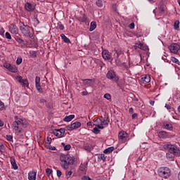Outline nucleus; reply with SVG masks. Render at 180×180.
<instances>
[{"instance_id":"13d9d810","label":"nucleus","mask_w":180,"mask_h":180,"mask_svg":"<svg viewBox=\"0 0 180 180\" xmlns=\"http://www.w3.org/2000/svg\"><path fill=\"white\" fill-rule=\"evenodd\" d=\"M96 127H98V129H105V127H103V125L101 124H97L96 125Z\"/></svg>"},{"instance_id":"e433bc0d","label":"nucleus","mask_w":180,"mask_h":180,"mask_svg":"<svg viewBox=\"0 0 180 180\" xmlns=\"http://www.w3.org/2000/svg\"><path fill=\"white\" fill-rule=\"evenodd\" d=\"M30 54L31 56V57L32 58H36V57H37V52L34 51H32L30 52Z\"/></svg>"},{"instance_id":"774afa93","label":"nucleus","mask_w":180,"mask_h":180,"mask_svg":"<svg viewBox=\"0 0 180 180\" xmlns=\"http://www.w3.org/2000/svg\"><path fill=\"white\" fill-rule=\"evenodd\" d=\"M135 36H136V37H141V34H139V33H136V34H135Z\"/></svg>"},{"instance_id":"052dcab7","label":"nucleus","mask_w":180,"mask_h":180,"mask_svg":"<svg viewBox=\"0 0 180 180\" xmlns=\"http://www.w3.org/2000/svg\"><path fill=\"white\" fill-rule=\"evenodd\" d=\"M165 108L167 110H171V105H169V104H165Z\"/></svg>"},{"instance_id":"6e6552de","label":"nucleus","mask_w":180,"mask_h":180,"mask_svg":"<svg viewBox=\"0 0 180 180\" xmlns=\"http://www.w3.org/2000/svg\"><path fill=\"white\" fill-rule=\"evenodd\" d=\"M52 134H54V136L59 138L64 137V134H65V129L64 128L53 129Z\"/></svg>"},{"instance_id":"a18cd8bd","label":"nucleus","mask_w":180,"mask_h":180,"mask_svg":"<svg viewBox=\"0 0 180 180\" xmlns=\"http://www.w3.org/2000/svg\"><path fill=\"white\" fill-rule=\"evenodd\" d=\"M58 29H59V30H64V25L61 24V22H58Z\"/></svg>"},{"instance_id":"b1692460","label":"nucleus","mask_w":180,"mask_h":180,"mask_svg":"<svg viewBox=\"0 0 180 180\" xmlns=\"http://www.w3.org/2000/svg\"><path fill=\"white\" fill-rule=\"evenodd\" d=\"M141 81L143 82H146V84H148L151 81V77H150V75H145L142 76Z\"/></svg>"},{"instance_id":"4d7b16f0","label":"nucleus","mask_w":180,"mask_h":180,"mask_svg":"<svg viewBox=\"0 0 180 180\" xmlns=\"http://www.w3.org/2000/svg\"><path fill=\"white\" fill-rule=\"evenodd\" d=\"M52 139L51 138H47L46 144H51Z\"/></svg>"},{"instance_id":"7c9ffc66","label":"nucleus","mask_w":180,"mask_h":180,"mask_svg":"<svg viewBox=\"0 0 180 180\" xmlns=\"http://www.w3.org/2000/svg\"><path fill=\"white\" fill-rule=\"evenodd\" d=\"M15 39L18 41V43H19V44H22L23 46H25V44H26L25 43V41L23 39H22L20 37L17 36L15 37Z\"/></svg>"},{"instance_id":"f704fd0d","label":"nucleus","mask_w":180,"mask_h":180,"mask_svg":"<svg viewBox=\"0 0 180 180\" xmlns=\"http://www.w3.org/2000/svg\"><path fill=\"white\" fill-rule=\"evenodd\" d=\"M174 28L175 30H179V20H176L174 22Z\"/></svg>"},{"instance_id":"0e129e2a","label":"nucleus","mask_w":180,"mask_h":180,"mask_svg":"<svg viewBox=\"0 0 180 180\" xmlns=\"http://www.w3.org/2000/svg\"><path fill=\"white\" fill-rule=\"evenodd\" d=\"M46 102H47V101H46V99H44V98H41V99L40 100V103H46Z\"/></svg>"},{"instance_id":"4be33fe9","label":"nucleus","mask_w":180,"mask_h":180,"mask_svg":"<svg viewBox=\"0 0 180 180\" xmlns=\"http://www.w3.org/2000/svg\"><path fill=\"white\" fill-rule=\"evenodd\" d=\"M163 126L166 130H169L170 131H172L174 130V127L172 126V124L168 123V122H163Z\"/></svg>"},{"instance_id":"c85d7f7f","label":"nucleus","mask_w":180,"mask_h":180,"mask_svg":"<svg viewBox=\"0 0 180 180\" xmlns=\"http://www.w3.org/2000/svg\"><path fill=\"white\" fill-rule=\"evenodd\" d=\"M74 117H75V115H70L66 116L63 119V120H64V122H71V120H72V119H74Z\"/></svg>"},{"instance_id":"3c124183","label":"nucleus","mask_w":180,"mask_h":180,"mask_svg":"<svg viewBox=\"0 0 180 180\" xmlns=\"http://www.w3.org/2000/svg\"><path fill=\"white\" fill-rule=\"evenodd\" d=\"M116 53H117V56H120V54H123V51H122V49H118L116 51Z\"/></svg>"},{"instance_id":"ea45409f","label":"nucleus","mask_w":180,"mask_h":180,"mask_svg":"<svg viewBox=\"0 0 180 180\" xmlns=\"http://www.w3.org/2000/svg\"><path fill=\"white\" fill-rule=\"evenodd\" d=\"M93 133H94V134H99L101 133V130H99V128L96 127L93 129Z\"/></svg>"},{"instance_id":"dca6fc26","label":"nucleus","mask_w":180,"mask_h":180,"mask_svg":"<svg viewBox=\"0 0 180 180\" xmlns=\"http://www.w3.org/2000/svg\"><path fill=\"white\" fill-rule=\"evenodd\" d=\"M9 30L13 34H18L19 33V29L15 24L10 25Z\"/></svg>"},{"instance_id":"864d4df0","label":"nucleus","mask_w":180,"mask_h":180,"mask_svg":"<svg viewBox=\"0 0 180 180\" xmlns=\"http://www.w3.org/2000/svg\"><path fill=\"white\" fill-rule=\"evenodd\" d=\"M65 175L66 176H68V178H70L71 175H72V171L66 172Z\"/></svg>"},{"instance_id":"aec40b11","label":"nucleus","mask_w":180,"mask_h":180,"mask_svg":"<svg viewBox=\"0 0 180 180\" xmlns=\"http://www.w3.org/2000/svg\"><path fill=\"white\" fill-rule=\"evenodd\" d=\"M156 9H158L160 16L161 15H164L165 13V6H164V4L159 5Z\"/></svg>"},{"instance_id":"5fc2aeb1","label":"nucleus","mask_w":180,"mask_h":180,"mask_svg":"<svg viewBox=\"0 0 180 180\" xmlns=\"http://www.w3.org/2000/svg\"><path fill=\"white\" fill-rule=\"evenodd\" d=\"M82 179L83 180H92V179H91L89 176H84L83 177H82Z\"/></svg>"},{"instance_id":"f8f14e48","label":"nucleus","mask_w":180,"mask_h":180,"mask_svg":"<svg viewBox=\"0 0 180 180\" xmlns=\"http://www.w3.org/2000/svg\"><path fill=\"white\" fill-rule=\"evenodd\" d=\"M84 86H93L95 84V79H82Z\"/></svg>"},{"instance_id":"20e7f679","label":"nucleus","mask_w":180,"mask_h":180,"mask_svg":"<svg viewBox=\"0 0 180 180\" xmlns=\"http://www.w3.org/2000/svg\"><path fill=\"white\" fill-rule=\"evenodd\" d=\"M60 160L61 162H68L70 165H72V164H74L75 162L74 160L72 159V158H71V156H70L69 154L61 155Z\"/></svg>"},{"instance_id":"412c9836","label":"nucleus","mask_w":180,"mask_h":180,"mask_svg":"<svg viewBox=\"0 0 180 180\" xmlns=\"http://www.w3.org/2000/svg\"><path fill=\"white\" fill-rule=\"evenodd\" d=\"M36 175L37 173L34 171H31L28 173V179L29 180H36Z\"/></svg>"},{"instance_id":"393cba45","label":"nucleus","mask_w":180,"mask_h":180,"mask_svg":"<svg viewBox=\"0 0 180 180\" xmlns=\"http://www.w3.org/2000/svg\"><path fill=\"white\" fill-rule=\"evenodd\" d=\"M175 154L174 153L172 152H169L166 154V157L167 160H170V161H174V158H175Z\"/></svg>"},{"instance_id":"6e6d98bb","label":"nucleus","mask_w":180,"mask_h":180,"mask_svg":"<svg viewBox=\"0 0 180 180\" xmlns=\"http://www.w3.org/2000/svg\"><path fill=\"white\" fill-rule=\"evenodd\" d=\"M61 175H63V173L61 172V171L57 170V176L58 178H60V176H61Z\"/></svg>"},{"instance_id":"e2e57ef3","label":"nucleus","mask_w":180,"mask_h":180,"mask_svg":"<svg viewBox=\"0 0 180 180\" xmlns=\"http://www.w3.org/2000/svg\"><path fill=\"white\" fill-rule=\"evenodd\" d=\"M94 63H96V64H101V60H98V59H95L94 60Z\"/></svg>"},{"instance_id":"79ce46f5","label":"nucleus","mask_w":180,"mask_h":180,"mask_svg":"<svg viewBox=\"0 0 180 180\" xmlns=\"http://www.w3.org/2000/svg\"><path fill=\"white\" fill-rule=\"evenodd\" d=\"M22 61H23V60L22 59V57H18L16 60L17 65H20V64H22Z\"/></svg>"},{"instance_id":"f03ea898","label":"nucleus","mask_w":180,"mask_h":180,"mask_svg":"<svg viewBox=\"0 0 180 180\" xmlns=\"http://www.w3.org/2000/svg\"><path fill=\"white\" fill-rule=\"evenodd\" d=\"M158 174L160 178L168 179V178L171 176V169H169L167 167H162L158 169Z\"/></svg>"},{"instance_id":"4468645a","label":"nucleus","mask_w":180,"mask_h":180,"mask_svg":"<svg viewBox=\"0 0 180 180\" xmlns=\"http://www.w3.org/2000/svg\"><path fill=\"white\" fill-rule=\"evenodd\" d=\"M134 47L135 50H137V49H140L141 50H143L144 51L148 50V46L143 44L140 41L136 43Z\"/></svg>"},{"instance_id":"8fccbe9b","label":"nucleus","mask_w":180,"mask_h":180,"mask_svg":"<svg viewBox=\"0 0 180 180\" xmlns=\"http://www.w3.org/2000/svg\"><path fill=\"white\" fill-rule=\"evenodd\" d=\"M6 139L8 141H12V140H13V136L12 135H6Z\"/></svg>"},{"instance_id":"c03bdc74","label":"nucleus","mask_w":180,"mask_h":180,"mask_svg":"<svg viewBox=\"0 0 180 180\" xmlns=\"http://www.w3.org/2000/svg\"><path fill=\"white\" fill-rule=\"evenodd\" d=\"M52 172H53V170H52L51 169H50V168H47V169H46V174H47L49 176H50V175H51Z\"/></svg>"},{"instance_id":"5701e85b","label":"nucleus","mask_w":180,"mask_h":180,"mask_svg":"<svg viewBox=\"0 0 180 180\" xmlns=\"http://www.w3.org/2000/svg\"><path fill=\"white\" fill-rule=\"evenodd\" d=\"M10 161L13 169H18V168H19V167H18V164H16V160H15V158L11 157Z\"/></svg>"},{"instance_id":"4c0bfd02","label":"nucleus","mask_w":180,"mask_h":180,"mask_svg":"<svg viewBox=\"0 0 180 180\" xmlns=\"http://www.w3.org/2000/svg\"><path fill=\"white\" fill-rule=\"evenodd\" d=\"M86 165H88V163L86 164H81L80 167H79V169L81 171H85L86 168Z\"/></svg>"},{"instance_id":"0eeeda50","label":"nucleus","mask_w":180,"mask_h":180,"mask_svg":"<svg viewBox=\"0 0 180 180\" xmlns=\"http://www.w3.org/2000/svg\"><path fill=\"white\" fill-rule=\"evenodd\" d=\"M108 79H113L115 82H119V77L116 76V73L113 70H109L106 75Z\"/></svg>"},{"instance_id":"603ef678","label":"nucleus","mask_w":180,"mask_h":180,"mask_svg":"<svg viewBox=\"0 0 180 180\" xmlns=\"http://www.w3.org/2000/svg\"><path fill=\"white\" fill-rule=\"evenodd\" d=\"M6 38L8 39V40H11L12 39V36H11V34L9 32H6Z\"/></svg>"},{"instance_id":"69168bd1","label":"nucleus","mask_w":180,"mask_h":180,"mask_svg":"<svg viewBox=\"0 0 180 180\" xmlns=\"http://www.w3.org/2000/svg\"><path fill=\"white\" fill-rule=\"evenodd\" d=\"M137 116H138L137 113H134L132 115V119H136V117H137Z\"/></svg>"},{"instance_id":"ddd939ff","label":"nucleus","mask_w":180,"mask_h":180,"mask_svg":"<svg viewBox=\"0 0 180 180\" xmlns=\"http://www.w3.org/2000/svg\"><path fill=\"white\" fill-rule=\"evenodd\" d=\"M35 86L39 94H43V88L40 85V77L37 76L35 78Z\"/></svg>"},{"instance_id":"a19ab883","label":"nucleus","mask_w":180,"mask_h":180,"mask_svg":"<svg viewBox=\"0 0 180 180\" xmlns=\"http://www.w3.org/2000/svg\"><path fill=\"white\" fill-rule=\"evenodd\" d=\"M64 163L62 164V167L64 168V169H68V165H70V163L68 162H63Z\"/></svg>"},{"instance_id":"6ab92c4d","label":"nucleus","mask_w":180,"mask_h":180,"mask_svg":"<svg viewBox=\"0 0 180 180\" xmlns=\"http://www.w3.org/2000/svg\"><path fill=\"white\" fill-rule=\"evenodd\" d=\"M25 9H26L27 12H33V11L36 9V7L34 6V4L27 2L25 5Z\"/></svg>"},{"instance_id":"39448f33","label":"nucleus","mask_w":180,"mask_h":180,"mask_svg":"<svg viewBox=\"0 0 180 180\" xmlns=\"http://www.w3.org/2000/svg\"><path fill=\"white\" fill-rule=\"evenodd\" d=\"M163 148H165V150H167L169 153H174L176 154H178V153H180L179 149H178V148L174 145L165 144L164 145Z\"/></svg>"},{"instance_id":"f3484780","label":"nucleus","mask_w":180,"mask_h":180,"mask_svg":"<svg viewBox=\"0 0 180 180\" xmlns=\"http://www.w3.org/2000/svg\"><path fill=\"white\" fill-rule=\"evenodd\" d=\"M102 57L105 60H112V54L108 50H103V51Z\"/></svg>"},{"instance_id":"423d86ee","label":"nucleus","mask_w":180,"mask_h":180,"mask_svg":"<svg viewBox=\"0 0 180 180\" xmlns=\"http://www.w3.org/2000/svg\"><path fill=\"white\" fill-rule=\"evenodd\" d=\"M127 137H128L127 132L124 131H121L118 134V140L120 143H126V141H127Z\"/></svg>"},{"instance_id":"de8ad7c7","label":"nucleus","mask_w":180,"mask_h":180,"mask_svg":"<svg viewBox=\"0 0 180 180\" xmlns=\"http://www.w3.org/2000/svg\"><path fill=\"white\" fill-rule=\"evenodd\" d=\"M5 109V104L4 102L0 101V112Z\"/></svg>"},{"instance_id":"bb28decb","label":"nucleus","mask_w":180,"mask_h":180,"mask_svg":"<svg viewBox=\"0 0 180 180\" xmlns=\"http://www.w3.org/2000/svg\"><path fill=\"white\" fill-rule=\"evenodd\" d=\"M60 37L65 43H68V44L71 43V41L70 40V39L68 37H67V36H65V34H61Z\"/></svg>"},{"instance_id":"9b49d317","label":"nucleus","mask_w":180,"mask_h":180,"mask_svg":"<svg viewBox=\"0 0 180 180\" xmlns=\"http://www.w3.org/2000/svg\"><path fill=\"white\" fill-rule=\"evenodd\" d=\"M169 49L170 50L171 53H174V54H176L178 51L180 50V46L178 44H172L169 46Z\"/></svg>"},{"instance_id":"1a4fd4ad","label":"nucleus","mask_w":180,"mask_h":180,"mask_svg":"<svg viewBox=\"0 0 180 180\" xmlns=\"http://www.w3.org/2000/svg\"><path fill=\"white\" fill-rule=\"evenodd\" d=\"M79 127H81V122H75L71 124L66 126V129L69 131H72V130H75L77 129H79Z\"/></svg>"},{"instance_id":"49530a36","label":"nucleus","mask_w":180,"mask_h":180,"mask_svg":"<svg viewBox=\"0 0 180 180\" xmlns=\"http://www.w3.org/2000/svg\"><path fill=\"white\" fill-rule=\"evenodd\" d=\"M79 20L82 23H84L85 22H86V17L85 15H83L82 17L79 18Z\"/></svg>"},{"instance_id":"2eb2a0df","label":"nucleus","mask_w":180,"mask_h":180,"mask_svg":"<svg viewBox=\"0 0 180 180\" xmlns=\"http://www.w3.org/2000/svg\"><path fill=\"white\" fill-rule=\"evenodd\" d=\"M94 146L91 143L84 142L83 143V148L85 150V151H87V153H91L92 150L94 148Z\"/></svg>"},{"instance_id":"bf43d9fd","label":"nucleus","mask_w":180,"mask_h":180,"mask_svg":"<svg viewBox=\"0 0 180 180\" xmlns=\"http://www.w3.org/2000/svg\"><path fill=\"white\" fill-rule=\"evenodd\" d=\"M129 112L131 115H133V113H134V109H133V108H130Z\"/></svg>"},{"instance_id":"2f4dec72","label":"nucleus","mask_w":180,"mask_h":180,"mask_svg":"<svg viewBox=\"0 0 180 180\" xmlns=\"http://www.w3.org/2000/svg\"><path fill=\"white\" fill-rule=\"evenodd\" d=\"M61 146L64 147L65 151H69V150H71V145L70 144L65 145L64 143H62Z\"/></svg>"},{"instance_id":"c9c22d12","label":"nucleus","mask_w":180,"mask_h":180,"mask_svg":"<svg viewBox=\"0 0 180 180\" xmlns=\"http://www.w3.org/2000/svg\"><path fill=\"white\" fill-rule=\"evenodd\" d=\"M171 61H172V63H174V64H178V65H180L179 60L175 57H172L171 58Z\"/></svg>"},{"instance_id":"a211bd4d","label":"nucleus","mask_w":180,"mask_h":180,"mask_svg":"<svg viewBox=\"0 0 180 180\" xmlns=\"http://www.w3.org/2000/svg\"><path fill=\"white\" fill-rule=\"evenodd\" d=\"M16 79H18V82L23 86H29V82L27 79H23L22 76H18Z\"/></svg>"},{"instance_id":"72a5a7b5","label":"nucleus","mask_w":180,"mask_h":180,"mask_svg":"<svg viewBox=\"0 0 180 180\" xmlns=\"http://www.w3.org/2000/svg\"><path fill=\"white\" fill-rule=\"evenodd\" d=\"M98 161H105L106 160V156L105 155V154H101L98 157Z\"/></svg>"},{"instance_id":"f257e3e1","label":"nucleus","mask_w":180,"mask_h":180,"mask_svg":"<svg viewBox=\"0 0 180 180\" xmlns=\"http://www.w3.org/2000/svg\"><path fill=\"white\" fill-rule=\"evenodd\" d=\"M15 122H13V126L14 127V130L15 131H17V133H22V128L26 127V126H27L26 120L18 118V116H15Z\"/></svg>"},{"instance_id":"473e14b6","label":"nucleus","mask_w":180,"mask_h":180,"mask_svg":"<svg viewBox=\"0 0 180 180\" xmlns=\"http://www.w3.org/2000/svg\"><path fill=\"white\" fill-rule=\"evenodd\" d=\"M96 5L98 6V8H102L103 6V0H96Z\"/></svg>"},{"instance_id":"7ed1b4c3","label":"nucleus","mask_w":180,"mask_h":180,"mask_svg":"<svg viewBox=\"0 0 180 180\" xmlns=\"http://www.w3.org/2000/svg\"><path fill=\"white\" fill-rule=\"evenodd\" d=\"M20 30L24 36L30 37V39L34 38L33 37V33L32 32V28L30 27L29 25H25V24L22 23V25L20 27Z\"/></svg>"},{"instance_id":"37998d69","label":"nucleus","mask_w":180,"mask_h":180,"mask_svg":"<svg viewBox=\"0 0 180 180\" xmlns=\"http://www.w3.org/2000/svg\"><path fill=\"white\" fill-rule=\"evenodd\" d=\"M104 98L108 101H110V99H112V96H110V94L106 93L105 94H104Z\"/></svg>"},{"instance_id":"c756f323","label":"nucleus","mask_w":180,"mask_h":180,"mask_svg":"<svg viewBox=\"0 0 180 180\" xmlns=\"http://www.w3.org/2000/svg\"><path fill=\"white\" fill-rule=\"evenodd\" d=\"M96 29V22H91L90 24L89 32H94Z\"/></svg>"},{"instance_id":"cd10ccee","label":"nucleus","mask_w":180,"mask_h":180,"mask_svg":"<svg viewBox=\"0 0 180 180\" xmlns=\"http://www.w3.org/2000/svg\"><path fill=\"white\" fill-rule=\"evenodd\" d=\"M115 150V147L111 146L104 150V154H110L112 151Z\"/></svg>"},{"instance_id":"9d476101","label":"nucleus","mask_w":180,"mask_h":180,"mask_svg":"<svg viewBox=\"0 0 180 180\" xmlns=\"http://www.w3.org/2000/svg\"><path fill=\"white\" fill-rule=\"evenodd\" d=\"M4 67H5L6 70L10 71V72H18V68H16V65H15L6 63H4Z\"/></svg>"},{"instance_id":"58836bf2","label":"nucleus","mask_w":180,"mask_h":180,"mask_svg":"<svg viewBox=\"0 0 180 180\" xmlns=\"http://www.w3.org/2000/svg\"><path fill=\"white\" fill-rule=\"evenodd\" d=\"M101 126H108L109 124V121H103V120L100 119Z\"/></svg>"},{"instance_id":"a878e982","label":"nucleus","mask_w":180,"mask_h":180,"mask_svg":"<svg viewBox=\"0 0 180 180\" xmlns=\"http://www.w3.org/2000/svg\"><path fill=\"white\" fill-rule=\"evenodd\" d=\"M160 139H167L168 137V133L165 131H160L158 134Z\"/></svg>"},{"instance_id":"09e8293b","label":"nucleus","mask_w":180,"mask_h":180,"mask_svg":"<svg viewBox=\"0 0 180 180\" xmlns=\"http://www.w3.org/2000/svg\"><path fill=\"white\" fill-rule=\"evenodd\" d=\"M112 9L114 11V12H116V11H117V4H113L112 5Z\"/></svg>"},{"instance_id":"338daca9","label":"nucleus","mask_w":180,"mask_h":180,"mask_svg":"<svg viewBox=\"0 0 180 180\" xmlns=\"http://www.w3.org/2000/svg\"><path fill=\"white\" fill-rule=\"evenodd\" d=\"M82 95L84 96H86V95H88V91H82Z\"/></svg>"},{"instance_id":"680f3d73","label":"nucleus","mask_w":180,"mask_h":180,"mask_svg":"<svg viewBox=\"0 0 180 180\" xmlns=\"http://www.w3.org/2000/svg\"><path fill=\"white\" fill-rule=\"evenodd\" d=\"M129 28H131V29H134V22H131V23L129 25Z\"/></svg>"}]
</instances>
